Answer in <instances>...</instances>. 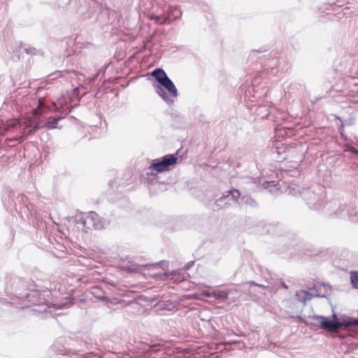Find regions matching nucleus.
<instances>
[{
    "instance_id": "1",
    "label": "nucleus",
    "mask_w": 358,
    "mask_h": 358,
    "mask_svg": "<svg viewBox=\"0 0 358 358\" xmlns=\"http://www.w3.org/2000/svg\"><path fill=\"white\" fill-rule=\"evenodd\" d=\"M15 292L17 298L25 299L34 306L32 311L39 313H50V306L44 303L45 299L41 296L42 293L50 292L47 287H40L34 281H25L19 278L15 280Z\"/></svg>"
},
{
    "instance_id": "2",
    "label": "nucleus",
    "mask_w": 358,
    "mask_h": 358,
    "mask_svg": "<svg viewBox=\"0 0 358 358\" xmlns=\"http://www.w3.org/2000/svg\"><path fill=\"white\" fill-rule=\"evenodd\" d=\"M332 317L333 320H329L327 317L322 315H315L313 318L325 331L336 333L338 330H343L348 332L349 336H358V318L346 317L339 320L335 313Z\"/></svg>"
},
{
    "instance_id": "3",
    "label": "nucleus",
    "mask_w": 358,
    "mask_h": 358,
    "mask_svg": "<svg viewBox=\"0 0 358 358\" xmlns=\"http://www.w3.org/2000/svg\"><path fill=\"white\" fill-rule=\"evenodd\" d=\"M155 79L153 83L155 92L169 105L174 102L173 98L178 96V90L173 82L169 78L164 69L157 68L151 73Z\"/></svg>"
},
{
    "instance_id": "4",
    "label": "nucleus",
    "mask_w": 358,
    "mask_h": 358,
    "mask_svg": "<svg viewBox=\"0 0 358 358\" xmlns=\"http://www.w3.org/2000/svg\"><path fill=\"white\" fill-rule=\"evenodd\" d=\"M289 194L292 195H299L306 201L310 209L321 210H324L325 206L324 188L322 187L317 188V192L308 187H294L288 189Z\"/></svg>"
},
{
    "instance_id": "5",
    "label": "nucleus",
    "mask_w": 358,
    "mask_h": 358,
    "mask_svg": "<svg viewBox=\"0 0 358 358\" xmlns=\"http://www.w3.org/2000/svg\"><path fill=\"white\" fill-rule=\"evenodd\" d=\"M324 210L329 215L341 219H348L351 211H354L355 208L352 205H348L346 202L331 200L325 203Z\"/></svg>"
},
{
    "instance_id": "6",
    "label": "nucleus",
    "mask_w": 358,
    "mask_h": 358,
    "mask_svg": "<svg viewBox=\"0 0 358 358\" xmlns=\"http://www.w3.org/2000/svg\"><path fill=\"white\" fill-rule=\"evenodd\" d=\"M41 113L39 109L36 108L33 110L32 115L27 117L24 121V128L22 135L17 139L21 142L23 141L27 136L34 134L39 129L43 127V120L41 118Z\"/></svg>"
},
{
    "instance_id": "7",
    "label": "nucleus",
    "mask_w": 358,
    "mask_h": 358,
    "mask_svg": "<svg viewBox=\"0 0 358 358\" xmlns=\"http://www.w3.org/2000/svg\"><path fill=\"white\" fill-rule=\"evenodd\" d=\"M178 157L175 155H166L161 158L154 159L148 168V175H152V171L162 173L170 171L177 163Z\"/></svg>"
},
{
    "instance_id": "8",
    "label": "nucleus",
    "mask_w": 358,
    "mask_h": 358,
    "mask_svg": "<svg viewBox=\"0 0 358 358\" xmlns=\"http://www.w3.org/2000/svg\"><path fill=\"white\" fill-rule=\"evenodd\" d=\"M231 199L241 207H250L255 208L258 206L257 202L249 194H241L237 189H231Z\"/></svg>"
},
{
    "instance_id": "9",
    "label": "nucleus",
    "mask_w": 358,
    "mask_h": 358,
    "mask_svg": "<svg viewBox=\"0 0 358 358\" xmlns=\"http://www.w3.org/2000/svg\"><path fill=\"white\" fill-rule=\"evenodd\" d=\"M88 229H101L109 224V221L101 217L96 213L91 211L88 213Z\"/></svg>"
},
{
    "instance_id": "10",
    "label": "nucleus",
    "mask_w": 358,
    "mask_h": 358,
    "mask_svg": "<svg viewBox=\"0 0 358 358\" xmlns=\"http://www.w3.org/2000/svg\"><path fill=\"white\" fill-rule=\"evenodd\" d=\"M72 100V96L69 95L67 92L65 94H62L57 101V102H53V106L55 110L59 111L62 110L63 112H66V113H69L71 112V108H69L67 105Z\"/></svg>"
},
{
    "instance_id": "11",
    "label": "nucleus",
    "mask_w": 358,
    "mask_h": 358,
    "mask_svg": "<svg viewBox=\"0 0 358 358\" xmlns=\"http://www.w3.org/2000/svg\"><path fill=\"white\" fill-rule=\"evenodd\" d=\"M230 192L231 190L227 192L225 194L217 199L214 203L212 209L213 210H219L220 209L229 207L230 205L229 201L232 200Z\"/></svg>"
},
{
    "instance_id": "12",
    "label": "nucleus",
    "mask_w": 358,
    "mask_h": 358,
    "mask_svg": "<svg viewBox=\"0 0 358 358\" xmlns=\"http://www.w3.org/2000/svg\"><path fill=\"white\" fill-rule=\"evenodd\" d=\"M73 222L77 226L79 230L86 231L88 229V213H79L73 217Z\"/></svg>"
},
{
    "instance_id": "13",
    "label": "nucleus",
    "mask_w": 358,
    "mask_h": 358,
    "mask_svg": "<svg viewBox=\"0 0 358 358\" xmlns=\"http://www.w3.org/2000/svg\"><path fill=\"white\" fill-rule=\"evenodd\" d=\"M35 207L31 203H27L24 206H20V213L22 217L29 219L35 215Z\"/></svg>"
},
{
    "instance_id": "14",
    "label": "nucleus",
    "mask_w": 358,
    "mask_h": 358,
    "mask_svg": "<svg viewBox=\"0 0 358 358\" xmlns=\"http://www.w3.org/2000/svg\"><path fill=\"white\" fill-rule=\"evenodd\" d=\"M182 10L178 6H170L168 9L167 17L171 20V23L182 16Z\"/></svg>"
},
{
    "instance_id": "15",
    "label": "nucleus",
    "mask_w": 358,
    "mask_h": 358,
    "mask_svg": "<svg viewBox=\"0 0 358 358\" xmlns=\"http://www.w3.org/2000/svg\"><path fill=\"white\" fill-rule=\"evenodd\" d=\"M262 185L264 189H268L269 192L273 194H278L280 191L278 184H275V181H265Z\"/></svg>"
},
{
    "instance_id": "16",
    "label": "nucleus",
    "mask_w": 358,
    "mask_h": 358,
    "mask_svg": "<svg viewBox=\"0 0 358 358\" xmlns=\"http://www.w3.org/2000/svg\"><path fill=\"white\" fill-rule=\"evenodd\" d=\"M62 117H50L48 118L47 122H44L43 121V127H46L48 129H55L57 127L58 121L60 120Z\"/></svg>"
},
{
    "instance_id": "17",
    "label": "nucleus",
    "mask_w": 358,
    "mask_h": 358,
    "mask_svg": "<svg viewBox=\"0 0 358 358\" xmlns=\"http://www.w3.org/2000/svg\"><path fill=\"white\" fill-rule=\"evenodd\" d=\"M212 294H213V298L215 299L225 300V299H228L229 292L223 291V290H215V291L212 292Z\"/></svg>"
},
{
    "instance_id": "18",
    "label": "nucleus",
    "mask_w": 358,
    "mask_h": 358,
    "mask_svg": "<svg viewBox=\"0 0 358 358\" xmlns=\"http://www.w3.org/2000/svg\"><path fill=\"white\" fill-rule=\"evenodd\" d=\"M14 203H15V207H17V204H19L20 206H24L27 203H29V201H28V198L27 197V196H25L24 194H19L16 196V198L14 201Z\"/></svg>"
},
{
    "instance_id": "19",
    "label": "nucleus",
    "mask_w": 358,
    "mask_h": 358,
    "mask_svg": "<svg viewBox=\"0 0 358 358\" xmlns=\"http://www.w3.org/2000/svg\"><path fill=\"white\" fill-rule=\"evenodd\" d=\"M301 293H303V289L296 291L295 294L292 296V300L294 301H296L297 303L302 305V307H304L303 306V294H302Z\"/></svg>"
},
{
    "instance_id": "20",
    "label": "nucleus",
    "mask_w": 358,
    "mask_h": 358,
    "mask_svg": "<svg viewBox=\"0 0 358 358\" xmlns=\"http://www.w3.org/2000/svg\"><path fill=\"white\" fill-rule=\"evenodd\" d=\"M155 20V22L159 24H171V20L166 16L155 15L152 17Z\"/></svg>"
},
{
    "instance_id": "21",
    "label": "nucleus",
    "mask_w": 358,
    "mask_h": 358,
    "mask_svg": "<svg viewBox=\"0 0 358 358\" xmlns=\"http://www.w3.org/2000/svg\"><path fill=\"white\" fill-rule=\"evenodd\" d=\"M303 293H301L303 294V306H306V302L311 300L313 298L315 297V294H311L310 291H307L306 289H303Z\"/></svg>"
},
{
    "instance_id": "22",
    "label": "nucleus",
    "mask_w": 358,
    "mask_h": 358,
    "mask_svg": "<svg viewBox=\"0 0 358 358\" xmlns=\"http://www.w3.org/2000/svg\"><path fill=\"white\" fill-rule=\"evenodd\" d=\"M350 279L352 287L358 289V272L352 273Z\"/></svg>"
},
{
    "instance_id": "23",
    "label": "nucleus",
    "mask_w": 358,
    "mask_h": 358,
    "mask_svg": "<svg viewBox=\"0 0 358 358\" xmlns=\"http://www.w3.org/2000/svg\"><path fill=\"white\" fill-rule=\"evenodd\" d=\"M307 291H310V292L311 294H315V297H324V295H321L319 292H318V289H317V287L316 285H314L313 287H307L306 289Z\"/></svg>"
},
{
    "instance_id": "24",
    "label": "nucleus",
    "mask_w": 358,
    "mask_h": 358,
    "mask_svg": "<svg viewBox=\"0 0 358 358\" xmlns=\"http://www.w3.org/2000/svg\"><path fill=\"white\" fill-rule=\"evenodd\" d=\"M98 291H99V289L97 287H93L92 293L98 299H99L101 301H105L106 296L103 295H99Z\"/></svg>"
},
{
    "instance_id": "25",
    "label": "nucleus",
    "mask_w": 358,
    "mask_h": 358,
    "mask_svg": "<svg viewBox=\"0 0 358 358\" xmlns=\"http://www.w3.org/2000/svg\"><path fill=\"white\" fill-rule=\"evenodd\" d=\"M348 219L352 222H358V211H351V215H350Z\"/></svg>"
},
{
    "instance_id": "26",
    "label": "nucleus",
    "mask_w": 358,
    "mask_h": 358,
    "mask_svg": "<svg viewBox=\"0 0 358 358\" xmlns=\"http://www.w3.org/2000/svg\"><path fill=\"white\" fill-rule=\"evenodd\" d=\"M24 51L29 55H36L38 50L35 48H26Z\"/></svg>"
},
{
    "instance_id": "27",
    "label": "nucleus",
    "mask_w": 358,
    "mask_h": 358,
    "mask_svg": "<svg viewBox=\"0 0 358 358\" xmlns=\"http://www.w3.org/2000/svg\"><path fill=\"white\" fill-rule=\"evenodd\" d=\"M278 62V59L277 58H275V59H272L269 62V64H268L266 65L268 66V67H271V69H273V66L277 65Z\"/></svg>"
},
{
    "instance_id": "28",
    "label": "nucleus",
    "mask_w": 358,
    "mask_h": 358,
    "mask_svg": "<svg viewBox=\"0 0 358 358\" xmlns=\"http://www.w3.org/2000/svg\"><path fill=\"white\" fill-rule=\"evenodd\" d=\"M72 96H74V97L78 98L79 99V98H78V96H79V89H78V87H76V88H74L73 90V91H72Z\"/></svg>"
},
{
    "instance_id": "29",
    "label": "nucleus",
    "mask_w": 358,
    "mask_h": 358,
    "mask_svg": "<svg viewBox=\"0 0 358 358\" xmlns=\"http://www.w3.org/2000/svg\"><path fill=\"white\" fill-rule=\"evenodd\" d=\"M348 150L351 153L358 156V150H356L355 148L350 146L348 147Z\"/></svg>"
},
{
    "instance_id": "30",
    "label": "nucleus",
    "mask_w": 358,
    "mask_h": 358,
    "mask_svg": "<svg viewBox=\"0 0 358 358\" xmlns=\"http://www.w3.org/2000/svg\"><path fill=\"white\" fill-rule=\"evenodd\" d=\"M202 295L207 298H213V294H212V292H208V291H203L202 292Z\"/></svg>"
},
{
    "instance_id": "31",
    "label": "nucleus",
    "mask_w": 358,
    "mask_h": 358,
    "mask_svg": "<svg viewBox=\"0 0 358 358\" xmlns=\"http://www.w3.org/2000/svg\"><path fill=\"white\" fill-rule=\"evenodd\" d=\"M250 285H257V286H259V287H265V288H268V285H259L257 283H255L254 281H251L250 282Z\"/></svg>"
},
{
    "instance_id": "32",
    "label": "nucleus",
    "mask_w": 358,
    "mask_h": 358,
    "mask_svg": "<svg viewBox=\"0 0 358 358\" xmlns=\"http://www.w3.org/2000/svg\"><path fill=\"white\" fill-rule=\"evenodd\" d=\"M157 275L159 276V278L162 279V280H164V278L162 277V276H166L167 275V273H161V274H157Z\"/></svg>"
},
{
    "instance_id": "33",
    "label": "nucleus",
    "mask_w": 358,
    "mask_h": 358,
    "mask_svg": "<svg viewBox=\"0 0 358 358\" xmlns=\"http://www.w3.org/2000/svg\"><path fill=\"white\" fill-rule=\"evenodd\" d=\"M259 52V51H257V50H253L251 54H250V57H255V55L257 53Z\"/></svg>"
},
{
    "instance_id": "34",
    "label": "nucleus",
    "mask_w": 358,
    "mask_h": 358,
    "mask_svg": "<svg viewBox=\"0 0 358 358\" xmlns=\"http://www.w3.org/2000/svg\"><path fill=\"white\" fill-rule=\"evenodd\" d=\"M99 76V73H96L91 78V81H94L96 78Z\"/></svg>"
},
{
    "instance_id": "35",
    "label": "nucleus",
    "mask_w": 358,
    "mask_h": 358,
    "mask_svg": "<svg viewBox=\"0 0 358 358\" xmlns=\"http://www.w3.org/2000/svg\"><path fill=\"white\" fill-rule=\"evenodd\" d=\"M281 283V285L286 289H288V286L283 282V281H281L280 282Z\"/></svg>"
},
{
    "instance_id": "36",
    "label": "nucleus",
    "mask_w": 358,
    "mask_h": 358,
    "mask_svg": "<svg viewBox=\"0 0 358 358\" xmlns=\"http://www.w3.org/2000/svg\"><path fill=\"white\" fill-rule=\"evenodd\" d=\"M338 336H340L341 338H343L346 336V335L343 334H340L338 332Z\"/></svg>"
},
{
    "instance_id": "37",
    "label": "nucleus",
    "mask_w": 358,
    "mask_h": 358,
    "mask_svg": "<svg viewBox=\"0 0 358 358\" xmlns=\"http://www.w3.org/2000/svg\"><path fill=\"white\" fill-rule=\"evenodd\" d=\"M353 122H354V120L353 119H350L349 122H348V124H353Z\"/></svg>"
},
{
    "instance_id": "38",
    "label": "nucleus",
    "mask_w": 358,
    "mask_h": 358,
    "mask_svg": "<svg viewBox=\"0 0 358 358\" xmlns=\"http://www.w3.org/2000/svg\"><path fill=\"white\" fill-rule=\"evenodd\" d=\"M55 306H58V307H59V308H62V306H63V304L56 303V304H55Z\"/></svg>"
},
{
    "instance_id": "39",
    "label": "nucleus",
    "mask_w": 358,
    "mask_h": 358,
    "mask_svg": "<svg viewBox=\"0 0 358 358\" xmlns=\"http://www.w3.org/2000/svg\"><path fill=\"white\" fill-rule=\"evenodd\" d=\"M357 144H358V140H357Z\"/></svg>"
}]
</instances>
